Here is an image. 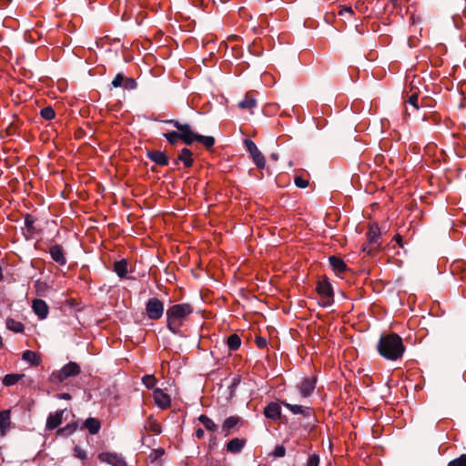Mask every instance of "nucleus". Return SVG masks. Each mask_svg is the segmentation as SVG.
Instances as JSON below:
<instances>
[{
  "instance_id": "nucleus-1",
  "label": "nucleus",
  "mask_w": 466,
  "mask_h": 466,
  "mask_svg": "<svg viewBox=\"0 0 466 466\" xmlns=\"http://www.w3.org/2000/svg\"><path fill=\"white\" fill-rule=\"evenodd\" d=\"M165 123L172 125L177 131L167 132L163 136L170 145H176L178 140L189 146L194 142L203 144L207 148H211L215 145V138L210 136H202L194 132L189 124H181L177 120L168 119Z\"/></svg>"
},
{
  "instance_id": "nucleus-2",
  "label": "nucleus",
  "mask_w": 466,
  "mask_h": 466,
  "mask_svg": "<svg viewBox=\"0 0 466 466\" xmlns=\"http://www.w3.org/2000/svg\"><path fill=\"white\" fill-rule=\"evenodd\" d=\"M377 349L381 357L391 361L401 359L405 352L402 339L396 333L381 336Z\"/></svg>"
},
{
  "instance_id": "nucleus-3",
  "label": "nucleus",
  "mask_w": 466,
  "mask_h": 466,
  "mask_svg": "<svg viewBox=\"0 0 466 466\" xmlns=\"http://www.w3.org/2000/svg\"><path fill=\"white\" fill-rule=\"evenodd\" d=\"M192 312L193 307L189 303H180L170 306L166 312L167 329L173 334H180L181 328Z\"/></svg>"
},
{
  "instance_id": "nucleus-4",
  "label": "nucleus",
  "mask_w": 466,
  "mask_h": 466,
  "mask_svg": "<svg viewBox=\"0 0 466 466\" xmlns=\"http://www.w3.org/2000/svg\"><path fill=\"white\" fill-rule=\"evenodd\" d=\"M366 236L368 242L363 245L362 251L371 255L380 248V229L378 224H370Z\"/></svg>"
},
{
  "instance_id": "nucleus-5",
  "label": "nucleus",
  "mask_w": 466,
  "mask_h": 466,
  "mask_svg": "<svg viewBox=\"0 0 466 466\" xmlns=\"http://www.w3.org/2000/svg\"><path fill=\"white\" fill-rule=\"evenodd\" d=\"M316 290L320 297V306L329 307L334 302L333 289L327 279H322L318 281Z\"/></svg>"
},
{
  "instance_id": "nucleus-6",
  "label": "nucleus",
  "mask_w": 466,
  "mask_h": 466,
  "mask_svg": "<svg viewBox=\"0 0 466 466\" xmlns=\"http://www.w3.org/2000/svg\"><path fill=\"white\" fill-rule=\"evenodd\" d=\"M146 314L151 320H157L164 314V303L157 298H151L146 304Z\"/></svg>"
},
{
  "instance_id": "nucleus-7",
  "label": "nucleus",
  "mask_w": 466,
  "mask_h": 466,
  "mask_svg": "<svg viewBox=\"0 0 466 466\" xmlns=\"http://www.w3.org/2000/svg\"><path fill=\"white\" fill-rule=\"evenodd\" d=\"M244 145L257 167L263 169L266 166V159L263 154L258 150L256 144L251 139L246 138L244 140Z\"/></svg>"
},
{
  "instance_id": "nucleus-8",
  "label": "nucleus",
  "mask_w": 466,
  "mask_h": 466,
  "mask_svg": "<svg viewBox=\"0 0 466 466\" xmlns=\"http://www.w3.org/2000/svg\"><path fill=\"white\" fill-rule=\"evenodd\" d=\"M317 384L315 377L304 378L298 385L299 395L301 398H309L314 391Z\"/></svg>"
},
{
  "instance_id": "nucleus-9",
  "label": "nucleus",
  "mask_w": 466,
  "mask_h": 466,
  "mask_svg": "<svg viewBox=\"0 0 466 466\" xmlns=\"http://www.w3.org/2000/svg\"><path fill=\"white\" fill-rule=\"evenodd\" d=\"M98 459L102 462H106L112 466H127V462L123 456L115 452H101L98 454Z\"/></svg>"
},
{
  "instance_id": "nucleus-10",
  "label": "nucleus",
  "mask_w": 466,
  "mask_h": 466,
  "mask_svg": "<svg viewBox=\"0 0 466 466\" xmlns=\"http://www.w3.org/2000/svg\"><path fill=\"white\" fill-rule=\"evenodd\" d=\"M153 398L155 404L161 410H167L171 405L170 396L159 388L154 389Z\"/></svg>"
},
{
  "instance_id": "nucleus-11",
  "label": "nucleus",
  "mask_w": 466,
  "mask_h": 466,
  "mask_svg": "<svg viewBox=\"0 0 466 466\" xmlns=\"http://www.w3.org/2000/svg\"><path fill=\"white\" fill-rule=\"evenodd\" d=\"M80 367L77 363L70 361L66 364L59 371L57 375V379L60 381H64L69 377L76 376L80 373Z\"/></svg>"
},
{
  "instance_id": "nucleus-12",
  "label": "nucleus",
  "mask_w": 466,
  "mask_h": 466,
  "mask_svg": "<svg viewBox=\"0 0 466 466\" xmlns=\"http://www.w3.org/2000/svg\"><path fill=\"white\" fill-rule=\"evenodd\" d=\"M281 404L294 415L301 414L305 418H310L314 416V410L310 407H303L298 404H291L285 400H282Z\"/></svg>"
},
{
  "instance_id": "nucleus-13",
  "label": "nucleus",
  "mask_w": 466,
  "mask_h": 466,
  "mask_svg": "<svg viewBox=\"0 0 466 466\" xmlns=\"http://www.w3.org/2000/svg\"><path fill=\"white\" fill-rule=\"evenodd\" d=\"M66 410H59L50 413L46 419V428L48 431L56 429L63 421V415Z\"/></svg>"
},
{
  "instance_id": "nucleus-14",
  "label": "nucleus",
  "mask_w": 466,
  "mask_h": 466,
  "mask_svg": "<svg viewBox=\"0 0 466 466\" xmlns=\"http://www.w3.org/2000/svg\"><path fill=\"white\" fill-rule=\"evenodd\" d=\"M32 309L35 314L40 319H45L49 313V308L46 302L40 299H35L32 302Z\"/></svg>"
},
{
  "instance_id": "nucleus-15",
  "label": "nucleus",
  "mask_w": 466,
  "mask_h": 466,
  "mask_svg": "<svg viewBox=\"0 0 466 466\" xmlns=\"http://www.w3.org/2000/svg\"><path fill=\"white\" fill-rule=\"evenodd\" d=\"M266 418L272 420H279L281 418V408L277 402H269L264 409Z\"/></svg>"
},
{
  "instance_id": "nucleus-16",
  "label": "nucleus",
  "mask_w": 466,
  "mask_h": 466,
  "mask_svg": "<svg viewBox=\"0 0 466 466\" xmlns=\"http://www.w3.org/2000/svg\"><path fill=\"white\" fill-rule=\"evenodd\" d=\"M49 254L54 261L60 266L66 264V258L63 248L60 245H54L49 248Z\"/></svg>"
},
{
  "instance_id": "nucleus-17",
  "label": "nucleus",
  "mask_w": 466,
  "mask_h": 466,
  "mask_svg": "<svg viewBox=\"0 0 466 466\" xmlns=\"http://www.w3.org/2000/svg\"><path fill=\"white\" fill-rule=\"evenodd\" d=\"M247 441L243 438H233L227 445L226 450L228 452L232 454L239 453L246 446Z\"/></svg>"
},
{
  "instance_id": "nucleus-18",
  "label": "nucleus",
  "mask_w": 466,
  "mask_h": 466,
  "mask_svg": "<svg viewBox=\"0 0 466 466\" xmlns=\"http://www.w3.org/2000/svg\"><path fill=\"white\" fill-rule=\"evenodd\" d=\"M329 261L337 275H340L347 270V265L342 258L336 256H330L329 258Z\"/></svg>"
},
{
  "instance_id": "nucleus-19",
  "label": "nucleus",
  "mask_w": 466,
  "mask_h": 466,
  "mask_svg": "<svg viewBox=\"0 0 466 466\" xmlns=\"http://www.w3.org/2000/svg\"><path fill=\"white\" fill-rule=\"evenodd\" d=\"M148 158L159 166H167L168 165V157L162 151H149L147 152Z\"/></svg>"
},
{
  "instance_id": "nucleus-20",
  "label": "nucleus",
  "mask_w": 466,
  "mask_h": 466,
  "mask_svg": "<svg viewBox=\"0 0 466 466\" xmlns=\"http://www.w3.org/2000/svg\"><path fill=\"white\" fill-rule=\"evenodd\" d=\"M238 106L241 109L251 110L257 106V99L252 92H248L244 98L238 102Z\"/></svg>"
},
{
  "instance_id": "nucleus-21",
  "label": "nucleus",
  "mask_w": 466,
  "mask_h": 466,
  "mask_svg": "<svg viewBox=\"0 0 466 466\" xmlns=\"http://www.w3.org/2000/svg\"><path fill=\"white\" fill-rule=\"evenodd\" d=\"M240 419L237 416H230L227 418L222 424V432L227 437L231 433V431L239 423Z\"/></svg>"
},
{
  "instance_id": "nucleus-22",
  "label": "nucleus",
  "mask_w": 466,
  "mask_h": 466,
  "mask_svg": "<svg viewBox=\"0 0 466 466\" xmlns=\"http://www.w3.org/2000/svg\"><path fill=\"white\" fill-rule=\"evenodd\" d=\"M85 428L92 435L97 434L101 429V423L96 418H87L84 422Z\"/></svg>"
},
{
  "instance_id": "nucleus-23",
  "label": "nucleus",
  "mask_w": 466,
  "mask_h": 466,
  "mask_svg": "<svg viewBox=\"0 0 466 466\" xmlns=\"http://www.w3.org/2000/svg\"><path fill=\"white\" fill-rule=\"evenodd\" d=\"M11 422V414L10 410H1L0 411V431L2 435H5L6 431L10 427Z\"/></svg>"
},
{
  "instance_id": "nucleus-24",
  "label": "nucleus",
  "mask_w": 466,
  "mask_h": 466,
  "mask_svg": "<svg viewBox=\"0 0 466 466\" xmlns=\"http://www.w3.org/2000/svg\"><path fill=\"white\" fill-rule=\"evenodd\" d=\"M178 160L183 162L184 166L186 167H190L193 166L194 159L192 157V152L188 148H183L179 155H178Z\"/></svg>"
},
{
  "instance_id": "nucleus-25",
  "label": "nucleus",
  "mask_w": 466,
  "mask_h": 466,
  "mask_svg": "<svg viewBox=\"0 0 466 466\" xmlns=\"http://www.w3.org/2000/svg\"><path fill=\"white\" fill-rule=\"evenodd\" d=\"M127 267V261L126 259H121L114 263V271L119 278L123 279L128 272Z\"/></svg>"
},
{
  "instance_id": "nucleus-26",
  "label": "nucleus",
  "mask_w": 466,
  "mask_h": 466,
  "mask_svg": "<svg viewBox=\"0 0 466 466\" xmlns=\"http://www.w3.org/2000/svg\"><path fill=\"white\" fill-rule=\"evenodd\" d=\"M5 324L6 328L15 333H22L25 330V325L21 321L15 320L12 318H7Z\"/></svg>"
},
{
  "instance_id": "nucleus-27",
  "label": "nucleus",
  "mask_w": 466,
  "mask_h": 466,
  "mask_svg": "<svg viewBox=\"0 0 466 466\" xmlns=\"http://www.w3.org/2000/svg\"><path fill=\"white\" fill-rule=\"evenodd\" d=\"M145 429L147 431H150V432H152L154 434H159L161 432V426H160V424L153 417H148L147 418V420L146 421V424H145Z\"/></svg>"
},
{
  "instance_id": "nucleus-28",
  "label": "nucleus",
  "mask_w": 466,
  "mask_h": 466,
  "mask_svg": "<svg viewBox=\"0 0 466 466\" xmlns=\"http://www.w3.org/2000/svg\"><path fill=\"white\" fill-rule=\"evenodd\" d=\"M35 222V218L32 215H30V214L25 215V226L26 234L28 237H33L35 233V228L34 226Z\"/></svg>"
},
{
  "instance_id": "nucleus-29",
  "label": "nucleus",
  "mask_w": 466,
  "mask_h": 466,
  "mask_svg": "<svg viewBox=\"0 0 466 466\" xmlns=\"http://www.w3.org/2000/svg\"><path fill=\"white\" fill-rule=\"evenodd\" d=\"M22 359L32 365H38L40 362L39 356L36 352L32 350H25L23 352Z\"/></svg>"
},
{
  "instance_id": "nucleus-30",
  "label": "nucleus",
  "mask_w": 466,
  "mask_h": 466,
  "mask_svg": "<svg viewBox=\"0 0 466 466\" xmlns=\"http://www.w3.org/2000/svg\"><path fill=\"white\" fill-rule=\"evenodd\" d=\"M198 420L204 425V427L209 431H218V425L207 415L202 414L198 417Z\"/></svg>"
},
{
  "instance_id": "nucleus-31",
  "label": "nucleus",
  "mask_w": 466,
  "mask_h": 466,
  "mask_svg": "<svg viewBox=\"0 0 466 466\" xmlns=\"http://www.w3.org/2000/svg\"><path fill=\"white\" fill-rule=\"evenodd\" d=\"M227 345L230 350H237L241 345L239 336L237 334H231L227 339Z\"/></svg>"
},
{
  "instance_id": "nucleus-32",
  "label": "nucleus",
  "mask_w": 466,
  "mask_h": 466,
  "mask_svg": "<svg viewBox=\"0 0 466 466\" xmlns=\"http://www.w3.org/2000/svg\"><path fill=\"white\" fill-rule=\"evenodd\" d=\"M23 377L24 374H6L3 379V383L5 386H13L16 384Z\"/></svg>"
},
{
  "instance_id": "nucleus-33",
  "label": "nucleus",
  "mask_w": 466,
  "mask_h": 466,
  "mask_svg": "<svg viewBox=\"0 0 466 466\" xmlns=\"http://www.w3.org/2000/svg\"><path fill=\"white\" fill-rule=\"evenodd\" d=\"M76 430V426L75 424H67L66 426L58 429L57 435L67 437L75 432Z\"/></svg>"
},
{
  "instance_id": "nucleus-34",
  "label": "nucleus",
  "mask_w": 466,
  "mask_h": 466,
  "mask_svg": "<svg viewBox=\"0 0 466 466\" xmlns=\"http://www.w3.org/2000/svg\"><path fill=\"white\" fill-rule=\"evenodd\" d=\"M40 116L46 120H52L56 116V112L51 106H46L41 109Z\"/></svg>"
},
{
  "instance_id": "nucleus-35",
  "label": "nucleus",
  "mask_w": 466,
  "mask_h": 466,
  "mask_svg": "<svg viewBox=\"0 0 466 466\" xmlns=\"http://www.w3.org/2000/svg\"><path fill=\"white\" fill-rule=\"evenodd\" d=\"M157 379L155 378L154 375H145L143 378H142V382L143 384L148 389V390H151V389H154L156 384H157Z\"/></svg>"
},
{
  "instance_id": "nucleus-36",
  "label": "nucleus",
  "mask_w": 466,
  "mask_h": 466,
  "mask_svg": "<svg viewBox=\"0 0 466 466\" xmlns=\"http://www.w3.org/2000/svg\"><path fill=\"white\" fill-rule=\"evenodd\" d=\"M74 456L81 461H85L87 458V453L83 448L76 445L74 448Z\"/></svg>"
},
{
  "instance_id": "nucleus-37",
  "label": "nucleus",
  "mask_w": 466,
  "mask_h": 466,
  "mask_svg": "<svg viewBox=\"0 0 466 466\" xmlns=\"http://www.w3.org/2000/svg\"><path fill=\"white\" fill-rule=\"evenodd\" d=\"M319 456L314 453L309 456L306 466H319Z\"/></svg>"
},
{
  "instance_id": "nucleus-38",
  "label": "nucleus",
  "mask_w": 466,
  "mask_h": 466,
  "mask_svg": "<svg viewBox=\"0 0 466 466\" xmlns=\"http://www.w3.org/2000/svg\"><path fill=\"white\" fill-rule=\"evenodd\" d=\"M125 77L123 76V74L121 73H118L116 74V76L114 77L113 81H112V86L114 87H120L122 86H124V83H125Z\"/></svg>"
},
{
  "instance_id": "nucleus-39",
  "label": "nucleus",
  "mask_w": 466,
  "mask_h": 466,
  "mask_svg": "<svg viewBox=\"0 0 466 466\" xmlns=\"http://www.w3.org/2000/svg\"><path fill=\"white\" fill-rule=\"evenodd\" d=\"M448 466H466V454H462L461 457L451 461Z\"/></svg>"
},
{
  "instance_id": "nucleus-40",
  "label": "nucleus",
  "mask_w": 466,
  "mask_h": 466,
  "mask_svg": "<svg viewBox=\"0 0 466 466\" xmlns=\"http://www.w3.org/2000/svg\"><path fill=\"white\" fill-rule=\"evenodd\" d=\"M294 182L295 185L299 188H305L309 186V181L302 177H296Z\"/></svg>"
},
{
  "instance_id": "nucleus-41",
  "label": "nucleus",
  "mask_w": 466,
  "mask_h": 466,
  "mask_svg": "<svg viewBox=\"0 0 466 466\" xmlns=\"http://www.w3.org/2000/svg\"><path fill=\"white\" fill-rule=\"evenodd\" d=\"M286 454V449L282 445H278L275 447L274 451H272V455L275 457H284Z\"/></svg>"
},
{
  "instance_id": "nucleus-42",
  "label": "nucleus",
  "mask_w": 466,
  "mask_h": 466,
  "mask_svg": "<svg viewBox=\"0 0 466 466\" xmlns=\"http://www.w3.org/2000/svg\"><path fill=\"white\" fill-rule=\"evenodd\" d=\"M137 86L136 81L133 78H126L124 87L127 89H134Z\"/></svg>"
},
{
  "instance_id": "nucleus-43",
  "label": "nucleus",
  "mask_w": 466,
  "mask_h": 466,
  "mask_svg": "<svg viewBox=\"0 0 466 466\" xmlns=\"http://www.w3.org/2000/svg\"><path fill=\"white\" fill-rule=\"evenodd\" d=\"M418 95L416 93L412 94L408 100V103L412 106L415 109H418Z\"/></svg>"
},
{
  "instance_id": "nucleus-44",
  "label": "nucleus",
  "mask_w": 466,
  "mask_h": 466,
  "mask_svg": "<svg viewBox=\"0 0 466 466\" xmlns=\"http://www.w3.org/2000/svg\"><path fill=\"white\" fill-rule=\"evenodd\" d=\"M345 14H349L350 15H353L354 12L351 7L350 6H342L340 10L339 11V15H344Z\"/></svg>"
},
{
  "instance_id": "nucleus-45",
  "label": "nucleus",
  "mask_w": 466,
  "mask_h": 466,
  "mask_svg": "<svg viewBox=\"0 0 466 466\" xmlns=\"http://www.w3.org/2000/svg\"><path fill=\"white\" fill-rule=\"evenodd\" d=\"M256 344L259 349H263L267 346V339L261 337L256 338Z\"/></svg>"
},
{
  "instance_id": "nucleus-46",
  "label": "nucleus",
  "mask_w": 466,
  "mask_h": 466,
  "mask_svg": "<svg viewBox=\"0 0 466 466\" xmlns=\"http://www.w3.org/2000/svg\"><path fill=\"white\" fill-rule=\"evenodd\" d=\"M204 434H205L204 430L201 428L197 429L195 431L196 437L199 440L204 437Z\"/></svg>"
},
{
  "instance_id": "nucleus-47",
  "label": "nucleus",
  "mask_w": 466,
  "mask_h": 466,
  "mask_svg": "<svg viewBox=\"0 0 466 466\" xmlns=\"http://www.w3.org/2000/svg\"><path fill=\"white\" fill-rule=\"evenodd\" d=\"M393 239L400 246L402 247V238L400 234H396L393 238Z\"/></svg>"
},
{
  "instance_id": "nucleus-48",
  "label": "nucleus",
  "mask_w": 466,
  "mask_h": 466,
  "mask_svg": "<svg viewBox=\"0 0 466 466\" xmlns=\"http://www.w3.org/2000/svg\"><path fill=\"white\" fill-rule=\"evenodd\" d=\"M205 0H193V3L196 6L201 7L204 4Z\"/></svg>"
},
{
  "instance_id": "nucleus-49",
  "label": "nucleus",
  "mask_w": 466,
  "mask_h": 466,
  "mask_svg": "<svg viewBox=\"0 0 466 466\" xmlns=\"http://www.w3.org/2000/svg\"><path fill=\"white\" fill-rule=\"evenodd\" d=\"M5 461V458H4V455H3V449L2 447L0 446V466H2V464L4 463Z\"/></svg>"
},
{
  "instance_id": "nucleus-50",
  "label": "nucleus",
  "mask_w": 466,
  "mask_h": 466,
  "mask_svg": "<svg viewBox=\"0 0 466 466\" xmlns=\"http://www.w3.org/2000/svg\"><path fill=\"white\" fill-rule=\"evenodd\" d=\"M215 444H216V437H212V438L210 439L209 446L211 447V446H213V445H215Z\"/></svg>"
},
{
  "instance_id": "nucleus-51",
  "label": "nucleus",
  "mask_w": 466,
  "mask_h": 466,
  "mask_svg": "<svg viewBox=\"0 0 466 466\" xmlns=\"http://www.w3.org/2000/svg\"><path fill=\"white\" fill-rule=\"evenodd\" d=\"M211 466H225V465L220 462H217L215 464H212Z\"/></svg>"
},
{
  "instance_id": "nucleus-52",
  "label": "nucleus",
  "mask_w": 466,
  "mask_h": 466,
  "mask_svg": "<svg viewBox=\"0 0 466 466\" xmlns=\"http://www.w3.org/2000/svg\"><path fill=\"white\" fill-rule=\"evenodd\" d=\"M2 348H3V339H2V337L0 336V349H2Z\"/></svg>"
},
{
  "instance_id": "nucleus-53",
  "label": "nucleus",
  "mask_w": 466,
  "mask_h": 466,
  "mask_svg": "<svg viewBox=\"0 0 466 466\" xmlns=\"http://www.w3.org/2000/svg\"><path fill=\"white\" fill-rule=\"evenodd\" d=\"M63 398L64 399H70V396H69V394H65Z\"/></svg>"
}]
</instances>
